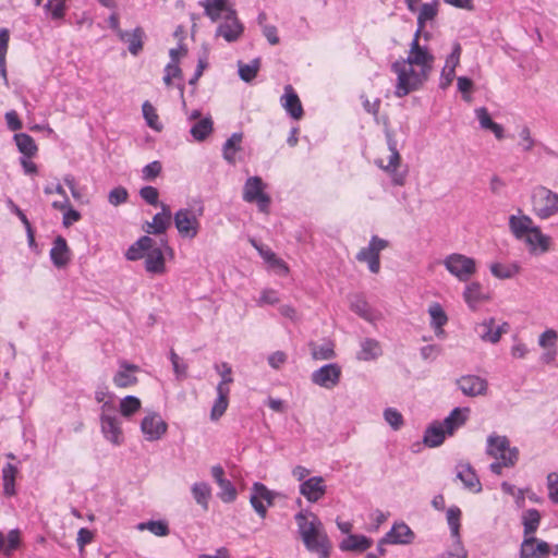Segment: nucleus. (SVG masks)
Listing matches in <instances>:
<instances>
[{
    "instance_id": "nucleus-37",
    "label": "nucleus",
    "mask_w": 558,
    "mask_h": 558,
    "mask_svg": "<svg viewBox=\"0 0 558 558\" xmlns=\"http://www.w3.org/2000/svg\"><path fill=\"white\" fill-rule=\"evenodd\" d=\"M463 299L470 308L475 310L480 302L487 299L480 282H471L465 286Z\"/></svg>"
},
{
    "instance_id": "nucleus-23",
    "label": "nucleus",
    "mask_w": 558,
    "mask_h": 558,
    "mask_svg": "<svg viewBox=\"0 0 558 558\" xmlns=\"http://www.w3.org/2000/svg\"><path fill=\"white\" fill-rule=\"evenodd\" d=\"M251 244L257 250L260 257L269 265V267L279 276H287L289 267L286 262L279 258L269 247L259 244L256 240L252 239Z\"/></svg>"
},
{
    "instance_id": "nucleus-32",
    "label": "nucleus",
    "mask_w": 558,
    "mask_h": 558,
    "mask_svg": "<svg viewBox=\"0 0 558 558\" xmlns=\"http://www.w3.org/2000/svg\"><path fill=\"white\" fill-rule=\"evenodd\" d=\"M475 117L478 120L480 126L483 130H488L494 133L497 140H502L505 137V130L502 125L494 122L489 116L487 108L480 107L474 110Z\"/></svg>"
},
{
    "instance_id": "nucleus-5",
    "label": "nucleus",
    "mask_w": 558,
    "mask_h": 558,
    "mask_svg": "<svg viewBox=\"0 0 558 558\" xmlns=\"http://www.w3.org/2000/svg\"><path fill=\"white\" fill-rule=\"evenodd\" d=\"M469 415V408H454L442 422L436 421L426 428L423 442L429 448L440 446L447 435H453L459 427L465 424Z\"/></svg>"
},
{
    "instance_id": "nucleus-62",
    "label": "nucleus",
    "mask_w": 558,
    "mask_h": 558,
    "mask_svg": "<svg viewBox=\"0 0 558 558\" xmlns=\"http://www.w3.org/2000/svg\"><path fill=\"white\" fill-rule=\"evenodd\" d=\"M162 166L159 161L155 160L146 165L143 170V179L146 181L155 180L161 172Z\"/></svg>"
},
{
    "instance_id": "nucleus-24",
    "label": "nucleus",
    "mask_w": 558,
    "mask_h": 558,
    "mask_svg": "<svg viewBox=\"0 0 558 558\" xmlns=\"http://www.w3.org/2000/svg\"><path fill=\"white\" fill-rule=\"evenodd\" d=\"M414 537L415 535L409 525L404 522H397L385 534L384 542H388L391 545H408L413 542Z\"/></svg>"
},
{
    "instance_id": "nucleus-51",
    "label": "nucleus",
    "mask_w": 558,
    "mask_h": 558,
    "mask_svg": "<svg viewBox=\"0 0 558 558\" xmlns=\"http://www.w3.org/2000/svg\"><path fill=\"white\" fill-rule=\"evenodd\" d=\"M142 111L147 125L155 131H160L162 125L159 122L155 107L149 101H145L142 106Z\"/></svg>"
},
{
    "instance_id": "nucleus-10",
    "label": "nucleus",
    "mask_w": 558,
    "mask_h": 558,
    "mask_svg": "<svg viewBox=\"0 0 558 558\" xmlns=\"http://www.w3.org/2000/svg\"><path fill=\"white\" fill-rule=\"evenodd\" d=\"M446 270L461 282H468L477 271L476 260L460 253H452L442 260Z\"/></svg>"
},
{
    "instance_id": "nucleus-29",
    "label": "nucleus",
    "mask_w": 558,
    "mask_h": 558,
    "mask_svg": "<svg viewBox=\"0 0 558 558\" xmlns=\"http://www.w3.org/2000/svg\"><path fill=\"white\" fill-rule=\"evenodd\" d=\"M50 258L58 268L64 267L70 262L71 253L64 238L59 235L54 239L50 250Z\"/></svg>"
},
{
    "instance_id": "nucleus-31",
    "label": "nucleus",
    "mask_w": 558,
    "mask_h": 558,
    "mask_svg": "<svg viewBox=\"0 0 558 558\" xmlns=\"http://www.w3.org/2000/svg\"><path fill=\"white\" fill-rule=\"evenodd\" d=\"M373 545V539L365 535L349 534L341 543L340 549L343 551H365Z\"/></svg>"
},
{
    "instance_id": "nucleus-40",
    "label": "nucleus",
    "mask_w": 558,
    "mask_h": 558,
    "mask_svg": "<svg viewBox=\"0 0 558 558\" xmlns=\"http://www.w3.org/2000/svg\"><path fill=\"white\" fill-rule=\"evenodd\" d=\"M217 398L211 408L210 417L213 421H217L220 418L225 412L227 411L229 404V393L230 388H223L222 386H217Z\"/></svg>"
},
{
    "instance_id": "nucleus-4",
    "label": "nucleus",
    "mask_w": 558,
    "mask_h": 558,
    "mask_svg": "<svg viewBox=\"0 0 558 558\" xmlns=\"http://www.w3.org/2000/svg\"><path fill=\"white\" fill-rule=\"evenodd\" d=\"M128 260L145 259V270L153 276L166 274V258L161 246L148 235L141 236L125 252Z\"/></svg>"
},
{
    "instance_id": "nucleus-9",
    "label": "nucleus",
    "mask_w": 558,
    "mask_h": 558,
    "mask_svg": "<svg viewBox=\"0 0 558 558\" xmlns=\"http://www.w3.org/2000/svg\"><path fill=\"white\" fill-rule=\"evenodd\" d=\"M388 148L389 155L387 160L378 158L375 160V165L390 175L393 185L402 186L405 184L408 171L399 170L401 156L397 149L396 141L390 135H388Z\"/></svg>"
},
{
    "instance_id": "nucleus-58",
    "label": "nucleus",
    "mask_w": 558,
    "mask_h": 558,
    "mask_svg": "<svg viewBox=\"0 0 558 558\" xmlns=\"http://www.w3.org/2000/svg\"><path fill=\"white\" fill-rule=\"evenodd\" d=\"M558 333L554 329H547L538 337V344L544 349H556Z\"/></svg>"
},
{
    "instance_id": "nucleus-55",
    "label": "nucleus",
    "mask_w": 558,
    "mask_h": 558,
    "mask_svg": "<svg viewBox=\"0 0 558 558\" xmlns=\"http://www.w3.org/2000/svg\"><path fill=\"white\" fill-rule=\"evenodd\" d=\"M218 486L220 488L218 496L223 502L229 504L235 500L236 489L229 480L221 481Z\"/></svg>"
},
{
    "instance_id": "nucleus-42",
    "label": "nucleus",
    "mask_w": 558,
    "mask_h": 558,
    "mask_svg": "<svg viewBox=\"0 0 558 558\" xmlns=\"http://www.w3.org/2000/svg\"><path fill=\"white\" fill-rule=\"evenodd\" d=\"M14 142L17 146V149L24 157L32 158L37 151L38 147L34 141V138L26 133H17L14 135Z\"/></svg>"
},
{
    "instance_id": "nucleus-14",
    "label": "nucleus",
    "mask_w": 558,
    "mask_h": 558,
    "mask_svg": "<svg viewBox=\"0 0 558 558\" xmlns=\"http://www.w3.org/2000/svg\"><path fill=\"white\" fill-rule=\"evenodd\" d=\"M341 374V366L337 363H330L314 371L311 380L314 385L330 390L339 385Z\"/></svg>"
},
{
    "instance_id": "nucleus-25",
    "label": "nucleus",
    "mask_w": 558,
    "mask_h": 558,
    "mask_svg": "<svg viewBox=\"0 0 558 558\" xmlns=\"http://www.w3.org/2000/svg\"><path fill=\"white\" fill-rule=\"evenodd\" d=\"M537 227L533 219L519 210L518 215L509 217V229L517 240H522L527 233Z\"/></svg>"
},
{
    "instance_id": "nucleus-30",
    "label": "nucleus",
    "mask_w": 558,
    "mask_h": 558,
    "mask_svg": "<svg viewBox=\"0 0 558 558\" xmlns=\"http://www.w3.org/2000/svg\"><path fill=\"white\" fill-rule=\"evenodd\" d=\"M439 2L437 0L422 4L417 15V29L412 40L420 43V36L427 22L433 21L438 14Z\"/></svg>"
},
{
    "instance_id": "nucleus-57",
    "label": "nucleus",
    "mask_w": 558,
    "mask_h": 558,
    "mask_svg": "<svg viewBox=\"0 0 558 558\" xmlns=\"http://www.w3.org/2000/svg\"><path fill=\"white\" fill-rule=\"evenodd\" d=\"M216 372L220 375L221 380L217 386H222L223 388H230V384L233 381L232 378V368L231 366L226 363H219L215 365Z\"/></svg>"
},
{
    "instance_id": "nucleus-19",
    "label": "nucleus",
    "mask_w": 558,
    "mask_h": 558,
    "mask_svg": "<svg viewBox=\"0 0 558 558\" xmlns=\"http://www.w3.org/2000/svg\"><path fill=\"white\" fill-rule=\"evenodd\" d=\"M327 492L325 480L322 476H312L300 484V494L308 502H317Z\"/></svg>"
},
{
    "instance_id": "nucleus-54",
    "label": "nucleus",
    "mask_w": 558,
    "mask_h": 558,
    "mask_svg": "<svg viewBox=\"0 0 558 558\" xmlns=\"http://www.w3.org/2000/svg\"><path fill=\"white\" fill-rule=\"evenodd\" d=\"M384 418L393 430H399L404 424L402 414L395 408L385 409Z\"/></svg>"
},
{
    "instance_id": "nucleus-6",
    "label": "nucleus",
    "mask_w": 558,
    "mask_h": 558,
    "mask_svg": "<svg viewBox=\"0 0 558 558\" xmlns=\"http://www.w3.org/2000/svg\"><path fill=\"white\" fill-rule=\"evenodd\" d=\"M486 454L495 460H501V464L507 469L517 465L520 458L518 447L511 446L510 439L506 435L492 433L486 439Z\"/></svg>"
},
{
    "instance_id": "nucleus-63",
    "label": "nucleus",
    "mask_w": 558,
    "mask_h": 558,
    "mask_svg": "<svg viewBox=\"0 0 558 558\" xmlns=\"http://www.w3.org/2000/svg\"><path fill=\"white\" fill-rule=\"evenodd\" d=\"M462 48L459 43H454L452 47L451 53L446 58L444 68H449L456 70L460 63Z\"/></svg>"
},
{
    "instance_id": "nucleus-48",
    "label": "nucleus",
    "mask_w": 558,
    "mask_h": 558,
    "mask_svg": "<svg viewBox=\"0 0 558 558\" xmlns=\"http://www.w3.org/2000/svg\"><path fill=\"white\" fill-rule=\"evenodd\" d=\"M310 348H311V354L314 360L324 361V360H331L335 357L333 344L329 341H326L322 344L312 342L310 344Z\"/></svg>"
},
{
    "instance_id": "nucleus-43",
    "label": "nucleus",
    "mask_w": 558,
    "mask_h": 558,
    "mask_svg": "<svg viewBox=\"0 0 558 558\" xmlns=\"http://www.w3.org/2000/svg\"><path fill=\"white\" fill-rule=\"evenodd\" d=\"M461 509L457 506H451L446 512L447 524L449 526L450 536L452 539H461Z\"/></svg>"
},
{
    "instance_id": "nucleus-3",
    "label": "nucleus",
    "mask_w": 558,
    "mask_h": 558,
    "mask_svg": "<svg viewBox=\"0 0 558 558\" xmlns=\"http://www.w3.org/2000/svg\"><path fill=\"white\" fill-rule=\"evenodd\" d=\"M199 4L211 21L221 20L216 29L217 37H222L226 41L233 43L242 36L244 26L236 17L235 11L227 5L226 0H203Z\"/></svg>"
},
{
    "instance_id": "nucleus-26",
    "label": "nucleus",
    "mask_w": 558,
    "mask_h": 558,
    "mask_svg": "<svg viewBox=\"0 0 558 558\" xmlns=\"http://www.w3.org/2000/svg\"><path fill=\"white\" fill-rule=\"evenodd\" d=\"M456 477L462 482L465 489L472 493H480L482 490L480 478L469 463L457 464Z\"/></svg>"
},
{
    "instance_id": "nucleus-16",
    "label": "nucleus",
    "mask_w": 558,
    "mask_h": 558,
    "mask_svg": "<svg viewBox=\"0 0 558 558\" xmlns=\"http://www.w3.org/2000/svg\"><path fill=\"white\" fill-rule=\"evenodd\" d=\"M277 493L268 489L262 483H254L252 487V493L250 496V502L256 513L262 518H266L267 507L272 506L275 498L277 497Z\"/></svg>"
},
{
    "instance_id": "nucleus-27",
    "label": "nucleus",
    "mask_w": 558,
    "mask_h": 558,
    "mask_svg": "<svg viewBox=\"0 0 558 558\" xmlns=\"http://www.w3.org/2000/svg\"><path fill=\"white\" fill-rule=\"evenodd\" d=\"M457 384L462 393L468 397L481 396L487 390V381L475 375L462 376Z\"/></svg>"
},
{
    "instance_id": "nucleus-45",
    "label": "nucleus",
    "mask_w": 558,
    "mask_h": 558,
    "mask_svg": "<svg viewBox=\"0 0 558 558\" xmlns=\"http://www.w3.org/2000/svg\"><path fill=\"white\" fill-rule=\"evenodd\" d=\"M192 496L197 505L204 510L208 509L209 499L211 497V488L205 482L194 483L191 487Z\"/></svg>"
},
{
    "instance_id": "nucleus-12",
    "label": "nucleus",
    "mask_w": 558,
    "mask_h": 558,
    "mask_svg": "<svg viewBox=\"0 0 558 558\" xmlns=\"http://www.w3.org/2000/svg\"><path fill=\"white\" fill-rule=\"evenodd\" d=\"M202 216V209L197 214L191 208H181L174 216V226L182 238L194 239L201 229L199 217Z\"/></svg>"
},
{
    "instance_id": "nucleus-2",
    "label": "nucleus",
    "mask_w": 558,
    "mask_h": 558,
    "mask_svg": "<svg viewBox=\"0 0 558 558\" xmlns=\"http://www.w3.org/2000/svg\"><path fill=\"white\" fill-rule=\"evenodd\" d=\"M294 519L306 549L317 554L319 558H328L329 539L319 518L308 510H301Z\"/></svg>"
},
{
    "instance_id": "nucleus-11",
    "label": "nucleus",
    "mask_w": 558,
    "mask_h": 558,
    "mask_svg": "<svg viewBox=\"0 0 558 558\" xmlns=\"http://www.w3.org/2000/svg\"><path fill=\"white\" fill-rule=\"evenodd\" d=\"M266 189L267 184L260 177H250L243 185L242 198L246 203L256 204L260 213L267 214L271 198L266 193Z\"/></svg>"
},
{
    "instance_id": "nucleus-52",
    "label": "nucleus",
    "mask_w": 558,
    "mask_h": 558,
    "mask_svg": "<svg viewBox=\"0 0 558 558\" xmlns=\"http://www.w3.org/2000/svg\"><path fill=\"white\" fill-rule=\"evenodd\" d=\"M140 531L147 530L156 536H167L169 534V526L165 521H148L142 522L137 525Z\"/></svg>"
},
{
    "instance_id": "nucleus-41",
    "label": "nucleus",
    "mask_w": 558,
    "mask_h": 558,
    "mask_svg": "<svg viewBox=\"0 0 558 558\" xmlns=\"http://www.w3.org/2000/svg\"><path fill=\"white\" fill-rule=\"evenodd\" d=\"M541 523V513L536 509H529L522 514L523 535L524 538L535 537L534 534L537 531Z\"/></svg>"
},
{
    "instance_id": "nucleus-44",
    "label": "nucleus",
    "mask_w": 558,
    "mask_h": 558,
    "mask_svg": "<svg viewBox=\"0 0 558 558\" xmlns=\"http://www.w3.org/2000/svg\"><path fill=\"white\" fill-rule=\"evenodd\" d=\"M213 120L209 116L195 121L191 125L190 133L195 141H204L213 132Z\"/></svg>"
},
{
    "instance_id": "nucleus-22",
    "label": "nucleus",
    "mask_w": 558,
    "mask_h": 558,
    "mask_svg": "<svg viewBox=\"0 0 558 558\" xmlns=\"http://www.w3.org/2000/svg\"><path fill=\"white\" fill-rule=\"evenodd\" d=\"M140 367L135 364H130L126 361L119 363V369L114 374L112 381L118 388H129L137 384L136 374Z\"/></svg>"
},
{
    "instance_id": "nucleus-33",
    "label": "nucleus",
    "mask_w": 558,
    "mask_h": 558,
    "mask_svg": "<svg viewBox=\"0 0 558 558\" xmlns=\"http://www.w3.org/2000/svg\"><path fill=\"white\" fill-rule=\"evenodd\" d=\"M383 354L380 343L372 338H365L360 343V351L356 359L360 361L368 362L378 359Z\"/></svg>"
},
{
    "instance_id": "nucleus-15",
    "label": "nucleus",
    "mask_w": 558,
    "mask_h": 558,
    "mask_svg": "<svg viewBox=\"0 0 558 558\" xmlns=\"http://www.w3.org/2000/svg\"><path fill=\"white\" fill-rule=\"evenodd\" d=\"M168 425L156 412H148L141 421V432L147 441H157L167 433Z\"/></svg>"
},
{
    "instance_id": "nucleus-60",
    "label": "nucleus",
    "mask_w": 558,
    "mask_h": 558,
    "mask_svg": "<svg viewBox=\"0 0 558 558\" xmlns=\"http://www.w3.org/2000/svg\"><path fill=\"white\" fill-rule=\"evenodd\" d=\"M129 193L125 187L118 186L109 192L108 201L113 206H119L128 201Z\"/></svg>"
},
{
    "instance_id": "nucleus-1",
    "label": "nucleus",
    "mask_w": 558,
    "mask_h": 558,
    "mask_svg": "<svg viewBox=\"0 0 558 558\" xmlns=\"http://www.w3.org/2000/svg\"><path fill=\"white\" fill-rule=\"evenodd\" d=\"M434 62L435 57L428 48L412 40L407 57L399 58L390 66L396 76L395 96L403 98L422 89L432 74Z\"/></svg>"
},
{
    "instance_id": "nucleus-17",
    "label": "nucleus",
    "mask_w": 558,
    "mask_h": 558,
    "mask_svg": "<svg viewBox=\"0 0 558 558\" xmlns=\"http://www.w3.org/2000/svg\"><path fill=\"white\" fill-rule=\"evenodd\" d=\"M531 255L538 256L547 253L551 247V238L542 232L537 226L522 240Z\"/></svg>"
},
{
    "instance_id": "nucleus-36",
    "label": "nucleus",
    "mask_w": 558,
    "mask_h": 558,
    "mask_svg": "<svg viewBox=\"0 0 558 558\" xmlns=\"http://www.w3.org/2000/svg\"><path fill=\"white\" fill-rule=\"evenodd\" d=\"M242 133H233L223 144L222 155L225 160L230 165L236 163V153L242 149Z\"/></svg>"
},
{
    "instance_id": "nucleus-21",
    "label": "nucleus",
    "mask_w": 558,
    "mask_h": 558,
    "mask_svg": "<svg viewBox=\"0 0 558 558\" xmlns=\"http://www.w3.org/2000/svg\"><path fill=\"white\" fill-rule=\"evenodd\" d=\"M283 94L280 97V104L286 112L294 120H300L303 114L301 100L291 85H286Z\"/></svg>"
},
{
    "instance_id": "nucleus-56",
    "label": "nucleus",
    "mask_w": 558,
    "mask_h": 558,
    "mask_svg": "<svg viewBox=\"0 0 558 558\" xmlns=\"http://www.w3.org/2000/svg\"><path fill=\"white\" fill-rule=\"evenodd\" d=\"M536 145V141L532 137L531 130L524 125L519 132V146L522 151H531Z\"/></svg>"
},
{
    "instance_id": "nucleus-50",
    "label": "nucleus",
    "mask_w": 558,
    "mask_h": 558,
    "mask_svg": "<svg viewBox=\"0 0 558 558\" xmlns=\"http://www.w3.org/2000/svg\"><path fill=\"white\" fill-rule=\"evenodd\" d=\"M68 1L69 0H48L44 8L52 20H62L65 15Z\"/></svg>"
},
{
    "instance_id": "nucleus-28",
    "label": "nucleus",
    "mask_w": 558,
    "mask_h": 558,
    "mask_svg": "<svg viewBox=\"0 0 558 558\" xmlns=\"http://www.w3.org/2000/svg\"><path fill=\"white\" fill-rule=\"evenodd\" d=\"M161 211L157 213L151 222H147L145 231L153 234H161L166 232L171 223V210L167 204H160Z\"/></svg>"
},
{
    "instance_id": "nucleus-49",
    "label": "nucleus",
    "mask_w": 558,
    "mask_h": 558,
    "mask_svg": "<svg viewBox=\"0 0 558 558\" xmlns=\"http://www.w3.org/2000/svg\"><path fill=\"white\" fill-rule=\"evenodd\" d=\"M259 66H260L259 59H254L250 63H243L240 61L238 63V68H239V75H240L241 80H243L244 82H247V83L253 81L255 78V76L257 75Z\"/></svg>"
},
{
    "instance_id": "nucleus-7",
    "label": "nucleus",
    "mask_w": 558,
    "mask_h": 558,
    "mask_svg": "<svg viewBox=\"0 0 558 558\" xmlns=\"http://www.w3.org/2000/svg\"><path fill=\"white\" fill-rule=\"evenodd\" d=\"M100 428L104 438L113 446L124 442L121 416L116 413L111 402H105L100 413Z\"/></svg>"
},
{
    "instance_id": "nucleus-59",
    "label": "nucleus",
    "mask_w": 558,
    "mask_h": 558,
    "mask_svg": "<svg viewBox=\"0 0 558 558\" xmlns=\"http://www.w3.org/2000/svg\"><path fill=\"white\" fill-rule=\"evenodd\" d=\"M170 360L172 363L173 372L178 379H183L186 377L187 365L182 361V359L173 351H170Z\"/></svg>"
},
{
    "instance_id": "nucleus-53",
    "label": "nucleus",
    "mask_w": 558,
    "mask_h": 558,
    "mask_svg": "<svg viewBox=\"0 0 558 558\" xmlns=\"http://www.w3.org/2000/svg\"><path fill=\"white\" fill-rule=\"evenodd\" d=\"M439 558H469L462 539H452V544L440 554Z\"/></svg>"
},
{
    "instance_id": "nucleus-34",
    "label": "nucleus",
    "mask_w": 558,
    "mask_h": 558,
    "mask_svg": "<svg viewBox=\"0 0 558 558\" xmlns=\"http://www.w3.org/2000/svg\"><path fill=\"white\" fill-rule=\"evenodd\" d=\"M428 314L430 316V326L434 329L435 335L439 338H444V326L448 322V316L442 306L439 303H433L428 307Z\"/></svg>"
},
{
    "instance_id": "nucleus-47",
    "label": "nucleus",
    "mask_w": 558,
    "mask_h": 558,
    "mask_svg": "<svg viewBox=\"0 0 558 558\" xmlns=\"http://www.w3.org/2000/svg\"><path fill=\"white\" fill-rule=\"evenodd\" d=\"M19 470L15 465L8 463L2 469L3 493L7 496L15 494V477Z\"/></svg>"
},
{
    "instance_id": "nucleus-18",
    "label": "nucleus",
    "mask_w": 558,
    "mask_h": 558,
    "mask_svg": "<svg viewBox=\"0 0 558 558\" xmlns=\"http://www.w3.org/2000/svg\"><path fill=\"white\" fill-rule=\"evenodd\" d=\"M508 329L509 325L507 323L496 326L494 318L485 319L475 326V331L480 339L493 344L499 342L501 336L508 332Z\"/></svg>"
},
{
    "instance_id": "nucleus-35",
    "label": "nucleus",
    "mask_w": 558,
    "mask_h": 558,
    "mask_svg": "<svg viewBox=\"0 0 558 558\" xmlns=\"http://www.w3.org/2000/svg\"><path fill=\"white\" fill-rule=\"evenodd\" d=\"M119 39L128 44L129 51L133 56H137L143 49V37L144 31L141 27H136L133 32H119Z\"/></svg>"
},
{
    "instance_id": "nucleus-13",
    "label": "nucleus",
    "mask_w": 558,
    "mask_h": 558,
    "mask_svg": "<svg viewBox=\"0 0 558 558\" xmlns=\"http://www.w3.org/2000/svg\"><path fill=\"white\" fill-rule=\"evenodd\" d=\"M387 246L388 242L386 240L374 235L368 245L361 248L356 254V259L366 263L371 272L378 274L380 270V252Z\"/></svg>"
},
{
    "instance_id": "nucleus-38",
    "label": "nucleus",
    "mask_w": 558,
    "mask_h": 558,
    "mask_svg": "<svg viewBox=\"0 0 558 558\" xmlns=\"http://www.w3.org/2000/svg\"><path fill=\"white\" fill-rule=\"evenodd\" d=\"M489 270L492 275L498 279H511L520 274L521 266L517 262L502 264V263H493L489 266Z\"/></svg>"
},
{
    "instance_id": "nucleus-46",
    "label": "nucleus",
    "mask_w": 558,
    "mask_h": 558,
    "mask_svg": "<svg viewBox=\"0 0 558 558\" xmlns=\"http://www.w3.org/2000/svg\"><path fill=\"white\" fill-rule=\"evenodd\" d=\"M142 408L141 400L135 396H126L119 402L120 415L124 418H131Z\"/></svg>"
},
{
    "instance_id": "nucleus-64",
    "label": "nucleus",
    "mask_w": 558,
    "mask_h": 558,
    "mask_svg": "<svg viewBox=\"0 0 558 558\" xmlns=\"http://www.w3.org/2000/svg\"><path fill=\"white\" fill-rule=\"evenodd\" d=\"M548 496L554 502H558V473L547 475Z\"/></svg>"
},
{
    "instance_id": "nucleus-39",
    "label": "nucleus",
    "mask_w": 558,
    "mask_h": 558,
    "mask_svg": "<svg viewBox=\"0 0 558 558\" xmlns=\"http://www.w3.org/2000/svg\"><path fill=\"white\" fill-rule=\"evenodd\" d=\"M350 308L367 322H374L376 319V314L371 308L364 296L360 294H354L351 296Z\"/></svg>"
},
{
    "instance_id": "nucleus-20",
    "label": "nucleus",
    "mask_w": 558,
    "mask_h": 558,
    "mask_svg": "<svg viewBox=\"0 0 558 558\" xmlns=\"http://www.w3.org/2000/svg\"><path fill=\"white\" fill-rule=\"evenodd\" d=\"M549 545L536 537L523 538L520 546L519 558H548Z\"/></svg>"
},
{
    "instance_id": "nucleus-61",
    "label": "nucleus",
    "mask_w": 558,
    "mask_h": 558,
    "mask_svg": "<svg viewBox=\"0 0 558 558\" xmlns=\"http://www.w3.org/2000/svg\"><path fill=\"white\" fill-rule=\"evenodd\" d=\"M140 196L149 205H159V192L156 187L147 185L140 190Z\"/></svg>"
},
{
    "instance_id": "nucleus-8",
    "label": "nucleus",
    "mask_w": 558,
    "mask_h": 558,
    "mask_svg": "<svg viewBox=\"0 0 558 558\" xmlns=\"http://www.w3.org/2000/svg\"><path fill=\"white\" fill-rule=\"evenodd\" d=\"M532 211L542 219H549L558 214V193L538 185L533 189L531 195Z\"/></svg>"
}]
</instances>
